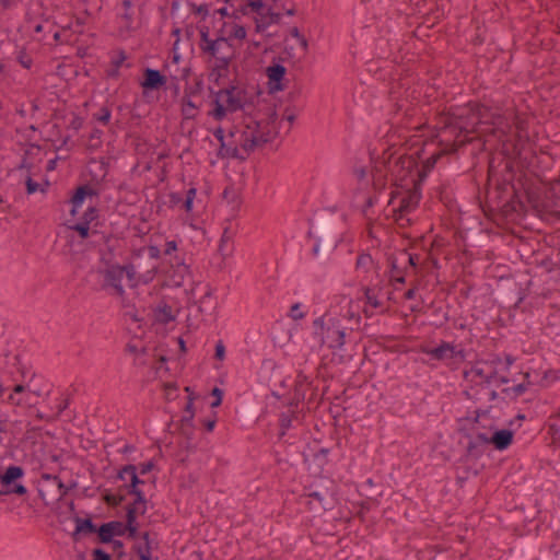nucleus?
<instances>
[{
    "label": "nucleus",
    "mask_w": 560,
    "mask_h": 560,
    "mask_svg": "<svg viewBox=\"0 0 560 560\" xmlns=\"http://www.w3.org/2000/svg\"><path fill=\"white\" fill-rule=\"evenodd\" d=\"M515 167L514 162L508 159H502L498 165L493 162L489 164L488 170V184H500L503 186H516L515 183Z\"/></svg>",
    "instance_id": "obj_10"
},
{
    "label": "nucleus",
    "mask_w": 560,
    "mask_h": 560,
    "mask_svg": "<svg viewBox=\"0 0 560 560\" xmlns=\"http://www.w3.org/2000/svg\"><path fill=\"white\" fill-rule=\"evenodd\" d=\"M102 136H103V131L98 128H94L89 136L90 147L98 148L102 143V141H101Z\"/></svg>",
    "instance_id": "obj_51"
},
{
    "label": "nucleus",
    "mask_w": 560,
    "mask_h": 560,
    "mask_svg": "<svg viewBox=\"0 0 560 560\" xmlns=\"http://www.w3.org/2000/svg\"><path fill=\"white\" fill-rule=\"evenodd\" d=\"M156 318L162 324H168L175 320V316L173 315L172 306L167 303H162L158 306Z\"/></svg>",
    "instance_id": "obj_29"
},
{
    "label": "nucleus",
    "mask_w": 560,
    "mask_h": 560,
    "mask_svg": "<svg viewBox=\"0 0 560 560\" xmlns=\"http://www.w3.org/2000/svg\"><path fill=\"white\" fill-rule=\"evenodd\" d=\"M250 139L255 140L257 142V147H261L272 140V137H270V131L268 130L267 133H250Z\"/></svg>",
    "instance_id": "obj_52"
},
{
    "label": "nucleus",
    "mask_w": 560,
    "mask_h": 560,
    "mask_svg": "<svg viewBox=\"0 0 560 560\" xmlns=\"http://www.w3.org/2000/svg\"><path fill=\"white\" fill-rule=\"evenodd\" d=\"M492 185L494 187L487 190V201L493 210L500 211L505 217L525 212L526 206L522 199L523 192L517 186Z\"/></svg>",
    "instance_id": "obj_3"
},
{
    "label": "nucleus",
    "mask_w": 560,
    "mask_h": 560,
    "mask_svg": "<svg viewBox=\"0 0 560 560\" xmlns=\"http://www.w3.org/2000/svg\"><path fill=\"white\" fill-rule=\"evenodd\" d=\"M125 527V535L127 534V537L129 539H137L141 538V533H139V526L138 525H131V526H124Z\"/></svg>",
    "instance_id": "obj_59"
},
{
    "label": "nucleus",
    "mask_w": 560,
    "mask_h": 560,
    "mask_svg": "<svg viewBox=\"0 0 560 560\" xmlns=\"http://www.w3.org/2000/svg\"><path fill=\"white\" fill-rule=\"evenodd\" d=\"M223 394L224 393L221 388H219L217 386L212 388L211 396L214 397V400L211 402L212 408H217L222 404Z\"/></svg>",
    "instance_id": "obj_55"
},
{
    "label": "nucleus",
    "mask_w": 560,
    "mask_h": 560,
    "mask_svg": "<svg viewBox=\"0 0 560 560\" xmlns=\"http://www.w3.org/2000/svg\"><path fill=\"white\" fill-rule=\"evenodd\" d=\"M475 115L474 102L464 106L451 107L440 119L441 136L445 141L453 140L454 144L462 147L472 141L478 135V125Z\"/></svg>",
    "instance_id": "obj_1"
},
{
    "label": "nucleus",
    "mask_w": 560,
    "mask_h": 560,
    "mask_svg": "<svg viewBox=\"0 0 560 560\" xmlns=\"http://www.w3.org/2000/svg\"><path fill=\"white\" fill-rule=\"evenodd\" d=\"M109 527L113 530L114 536H124L125 535V523L120 521H110L107 522Z\"/></svg>",
    "instance_id": "obj_54"
},
{
    "label": "nucleus",
    "mask_w": 560,
    "mask_h": 560,
    "mask_svg": "<svg viewBox=\"0 0 560 560\" xmlns=\"http://www.w3.org/2000/svg\"><path fill=\"white\" fill-rule=\"evenodd\" d=\"M167 78L156 69L145 68L143 71V80L140 82L143 92L155 91L164 86Z\"/></svg>",
    "instance_id": "obj_16"
},
{
    "label": "nucleus",
    "mask_w": 560,
    "mask_h": 560,
    "mask_svg": "<svg viewBox=\"0 0 560 560\" xmlns=\"http://www.w3.org/2000/svg\"><path fill=\"white\" fill-rule=\"evenodd\" d=\"M71 229L75 231L82 240L90 236V225L86 224V222H78L72 225Z\"/></svg>",
    "instance_id": "obj_48"
},
{
    "label": "nucleus",
    "mask_w": 560,
    "mask_h": 560,
    "mask_svg": "<svg viewBox=\"0 0 560 560\" xmlns=\"http://www.w3.org/2000/svg\"><path fill=\"white\" fill-rule=\"evenodd\" d=\"M388 170L396 186L406 187L408 183L406 180L408 177L415 178L412 176L413 172L417 173L418 162L412 155L402 154L397 159L393 160L390 155L388 161L384 164Z\"/></svg>",
    "instance_id": "obj_8"
},
{
    "label": "nucleus",
    "mask_w": 560,
    "mask_h": 560,
    "mask_svg": "<svg viewBox=\"0 0 560 560\" xmlns=\"http://www.w3.org/2000/svg\"><path fill=\"white\" fill-rule=\"evenodd\" d=\"M364 295H365V299H366V302L373 306V307H380L382 306V302L377 299L375 292L373 289H370V288H365L364 289Z\"/></svg>",
    "instance_id": "obj_49"
},
{
    "label": "nucleus",
    "mask_w": 560,
    "mask_h": 560,
    "mask_svg": "<svg viewBox=\"0 0 560 560\" xmlns=\"http://www.w3.org/2000/svg\"><path fill=\"white\" fill-rule=\"evenodd\" d=\"M199 47L202 54L215 59L210 78L214 77V81L218 82L223 72L228 71L231 61L235 57L230 38L218 37L211 39L209 37V28L205 26L200 30Z\"/></svg>",
    "instance_id": "obj_2"
},
{
    "label": "nucleus",
    "mask_w": 560,
    "mask_h": 560,
    "mask_svg": "<svg viewBox=\"0 0 560 560\" xmlns=\"http://www.w3.org/2000/svg\"><path fill=\"white\" fill-rule=\"evenodd\" d=\"M127 59L125 50L120 49L115 58L112 59V66L119 69L122 62Z\"/></svg>",
    "instance_id": "obj_63"
},
{
    "label": "nucleus",
    "mask_w": 560,
    "mask_h": 560,
    "mask_svg": "<svg viewBox=\"0 0 560 560\" xmlns=\"http://www.w3.org/2000/svg\"><path fill=\"white\" fill-rule=\"evenodd\" d=\"M243 142L241 144L242 149L245 151L246 158L250 152H253L257 148V142L255 140L250 139V136L244 131L243 132Z\"/></svg>",
    "instance_id": "obj_44"
},
{
    "label": "nucleus",
    "mask_w": 560,
    "mask_h": 560,
    "mask_svg": "<svg viewBox=\"0 0 560 560\" xmlns=\"http://www.w3.org/2000/svg\"><path fill=\"white\" fill-rule=\"evenodd\" d=\"M547 434L550 439V445L558 448L560 447V427L556 422L548 421Z\"/></svg>",
    "instance_id": "obj_31"
},
{
    "label": "nucleus",
    "mask_w": 560,
    "mask_h": 560,
    "mask_svg": "<svg viewBox=\"0 0 560 560\" xmlns=\"http://www.w3.org/2000/svg\"><path fill=\"white\" fill-rule=\"evenodd\" d=\"M230 38L245 39L246 38L245 27L243 25L235 24L233 26V32L231 33Z\"/></svg>",
    "instance_id": "obj_58"
},
{
    "label": "nucleus",
    "mask_w": 560,
    "mask_h": 560,
    "mask_svg": "<svg viewBox=\"0 0 560 560\" xmlns=\"http://www.w3.org/2000/svg\"><path fill=\"white\" fill-rule=\"evenodd\" d=\"M287 73V69L281 63H273L266 69V74L268 77V86L269 92L275 93L284 90V85L282 84V80L284 79Z\"/></svg>",
    "instance_id": "obj_15"
},
{
    "label": "nucleus",
    "mask_w": 560,
    "mask_h": 560,
    "mask_svg": "<svg viewBox=\"0 0 560 560\" xmlns=\"http://www.w3.org/2000/svg\"><path fill=\"white\" fill-rule=\"evenodd\" d=\"M436 351L438 361L452 359L453 345L447 341H441V343L436 347Z\"/></svg>",
    "instance_id": "obj_37"
},
{
    "label": "nucleus",
    "mask_w": 560,
    "mask_h": 560,
    "mask_svg": "<svg viewBox=\"0 0 560 560\" xmlns=\"http://www.w3.org/2000/svg\"><path fill=\"white\" fill-rule=\"evenodd\" d=\"M98 196V191L92 188L89 184L78 186L70 199L72 209L71 215H75L77 209L84 202L86 197Z\"/></svg>",
    "instance_id": "obj_17"
},
{
    "label": "nucleus",
    "mask_w": 560,
    "mask_h": 560,
    "mask_svg": "<svg viewBox=\"0 0 560 560\" xmlns=\"http://www.w3.org/2000/svg\"><path fill=\"white\" fill-rule=\"evenodd\" d=\"M138 508H135V504H128L126 506V523L125 526L138 525L137 514Z\"/></svg>",
    "instance_id": "obj_42"
},
{
    "label": "nucleus",
    "mask_w": 560,
    "mask_h": 560,
    "mask_svg": "<svg viewBox=\"0 0 560 560\" xmlns=\"http://www.w3.org/2000/svg\"><path fill=\"white\" fill-rule=\"evenodd\" d=\"M55 486H56V488H57V490H58V494H57L56 499H57V500H61V499H63V498L67 495V493L69 492V490H70L71 488H74V487L77 486V483H75V482H73L70 487H68V486H66V485L62 482V480L59 478V479L57 480V482L55 483Z\"/></svg>",
    "instance_id": "obj_50"
},
{
    "label": "nucleus",
    "mask_w": 560,
    "mask_h": 560,
    "mask_svg": "<svg viewBox=\"0 0 560 560\" xmlns=\"http://www.w3.org/2000/svg\"><path fill=\"white\" fill-rule=\"evenodd\" d=\"M25 186L27 195H33L39 189V184L33 180L31 176H27L25 180Z\"/></svg>",
    "instance_id": "obj_62"
},
{
    "label": "nucleus",
    "mask_w": 560,
    "mask_h": 560,
    "mask_svg": "<svg viewBox=\"0 0 560 560\" xmlns=\"http://www.w3.org/2000/svg\"><path fill=\"white\" fill-rule=\"evenodd\" d=\"M100 275L103 277L102 289L110 290L113 294L124 298L125 289L122 287V269H120V265L110 264L107 265L105 269L98 270Z\"/></svg>",
    "instance_id": "obj_12"
},
{
    "label": "nucleus",
    "mask_w": 560,
    "mask_h": 560,
    "mask_svg": "<svg viewBox=\"0 0 560 560\" xmlns=\"http://www.w3.org/2000/svg\"><path fill=\"white\" fill-rule=\"evenodd\" d=\"M194 400H195V396H188V401L184 409L185 415L180 419V422H183L184 425L191 427V422H194V417H195Z\"/></svg>",
    "instance_id": "obj_32"
},
{
    "label": "nucleus",
    "mask_w": 560,
    "mask_h": 560,
    "mask_svg": "<svg viewBox=\"0 0 560 560\" xmlns=\"http://www.w3.org/2000/svg\"><path fill=\"white\" fill-rule=\"evenodd\" d=\"M388 264L390 267L392 280L397 283H405V272L407 267L399 260L398 253L392 254L388 257Z\"/></svg>",
    "instance_id": "obj_21"
},
{
    "label": "nucleus",
    "mask_w": 560,
    "mask_h": 560,
    "mask_svg": "<svg viewBox=\"0 0 560 560\" xmlns=\"http://www.w3.org/2000/svg\"><path fill=\"white\" fill-rule=\"evenodd\" d=\"M514 439V432L509 429L495 430L491 433V445L498 451L506 450Z\"/></svg>",
    "instance_id": "obj_19"
},
{
    "label": "nucleus",
    "mask_w": 560,
    "mask_h": 560,
    "mask_svg": "<svg viewBox=\"0 0 560 560\" xmlns=\"http://www.w3.org/2000/svg\"><path fill=\"white\" fill-rule=\"evenodd\" d=\"M124 12L121 13V19L125 22V26L127 30H130L132 23H133V14L131 11L132 8V1L131 0H124L122 3Z\"/></svg>",
    "instance_id": "obj_35"
},
{
    "label": "nucleus",
    "mask_w": 560,
    "mask_h": 560,
    "mask_svg": "<svg viewBox=\"0 0 560 560\" xmlns=\"http://www.w3.org/2000/svg\"><path fill=\"white\" fill-rule=\"evenodd\" d=\"M260 15H261L260 19H257V18L255 19V25H256L255 31L257 33L264 32L271 24V22L266 20L267 16L265 14L260 13Z\"/></svg>",
    "instance_id": "obj_57"
},
{
    "label": "nucleus",
    "mask_w": 560,
    "mask_h": 560,
    "mask_svg": "<svg viewBox=\"0 0 560 560\" xmlns=\"http://www.w3.org/2000/svg\"><path fill=\"white\" fill-rule=\"evenodd\" d=\"M141 539L143 540V544H135L132 546V551L135 553L153 552L159 548V541L151 538L150 532L141 533Z\"/></svg>",
    "instance_id": "obj_25"
},
{
    "label": "nucleus",
    "mask_w": 560,
    "mask_h": 560,
    "mask_svg": "<svg viewBox=\"0 0 560 560\" xmlns=\"http://www.w3.org/2000/svg\"><path fill=\"white\" fill-rule=\"evenodd\" d=\"M498 370L490 369L489 364L477 361L469 371H464V378L477 386H488L497 378Z\"/></svg>",
    "instance_id": "obj_13"
},
{
    "label": "nucleus",
    "mask_w": 560,
    "mask_h": 560,
    "mask_svg": "<svg viewBox=\"0 0 560 560\" xmlns=\"http://www.w3.org/2000/svg\"><path fill=\"white\" fill-rule=\"evenodd\" d=\"M373 258L370 254L362 253L357 258L355 268L358 270H364L366 272L373 266Z\"/></svg>",
    "instance_id": "obj_38"
},
{
    "label": "nucleus",
    "mask_w": 560,
    "mask_h": 560,
    "mask_svg": "<svg viewBox=\"0 0 560 560\" xmlns=\"http://www.w3.org/2000/svg\"><path fill=\"white\" fill-rule=\"evenodd\" d=\"M122 269V277L126 276L129 282L130 288H136L138 285V281L136 280V267L133 264H127L125 266H120Z\"/></svg>",
    "instance_id": "obj_40"
},
{
    "label": "nucleus",
    "mask_w": 560,
    "mask_h": 560,
    "mask_svg": "<svg viewBox=\"0 0 560 560\" xmlns=\"http://www.w3.org/2000/svg\"><path fill=\"white\" fill-rule=\"evenodd\" d=\"M124 547L125 545L121 540H116L112 546L113 551L116 552L117 560H125L127 553L125 552Z\"/></svg>",
    "instance_id": "obj_56"
},
{
    "label": "nucleus",
    "mask_w": 560,
    "mask_h": 560,
    "mask_svg": "<svg viewBox=\"0 0 560 560\" xmlns=\"http://www.w3.org/2000/svg\"><path fill=\"white\" fill-rule=\"evenodd\" d=\"M442 156H443V153L439 152V153H434L430 158H428L424 161L422 168L417 170V178H415V180L422 184V182L425 179L428 173L431 172V170L435 166L438 160Z\"/></svg>",
    "instance_id": "obj_27"
},
{
    "label": "nucleus",
    "mask_w": 560,
    "mask_h": 560,
    "mask_svg": "<svg viewBox=\"0 0 560 560\" xmlns=\"http://www.w3.org/2000/svg\"><path fill=\"white\" fill-rule=\"evenodd\" d=\"M487 413H488V410L478 409L475 411V417L472 418V423H474L472 430L476 432L471 433V434L475 440L489 446V445H491V433L477 431L478 425H479V418L481 416H486Z\"/></svg>",
    "instance_id": "obj_26"
},
{
    "label": "nucleus",
    "mask_w": 560,
    "mask_h": 560,
    "mask_svg": "<svg viewBox=\"0 0 560 560\" xmlns=\"http://www.w3.org/2000/svg\"><path fill=\"white\" fill-rule=\"evenodd\" d=\"M125 499L126 497L124 494H113L108 490H106L103 494V501L112 508L119 506L125 501Z\"/></svg>",
    "instance_id": "obj_39"
},
{
    "label": "nucleus",
    "mask_w": 560,
    "mask_h": 560,
    "mask_svg": "<svg viewBox=\"0 0 560 560\" xmlns=\"http://www.w3.org/2000/svg\"><path fill=\"white\" fill-rule=\"evenodd\" d=\"M144 483V480L140 479L139 476H138V472L130 477V483L129 485H124L121 487H119V491L126 489L128 491V493H136V490H139V486L140 485H143Z\"/></svg>",
    "instance_id": "obj_43"
},
{
    "label": "nucleus",
    "mask_w": 560,
    "mask_h": 560,
    "mask_svg": "<svg viewBox=\"0 0 560 560\" xmlns=\"http://www.w3.org/2000/svg\"><path fill=\"white\" fill-rule=\"evenodd\" d=\"M31 395H32V393H27V394H25V396L23 398H18V399H15L14 395H10L9 400L16 406L31 405L32 404Z\"/></svg>",
    "instance_id": "obj_60"
},
{
    "label": "nucleus",
    "mask_w": 560,
    "mask_h": 560,
    "mask_svg": "<svg viewBox=\"0 0 560 560\" xmlns=\"http://www.w3.org/2000/svg\"><path fill=\"white\" fill-rule=\"evenodd\" d=\"M135 495V500L131 504H135V508H137V505L141 504L142 505V509L140 511V514H144L145 511H147V498L144 495V492L139 489V490H136V493H132Z\"/></svg>",
    "instance_id": "obj_47"
},
{
    "label": "nucleus",
    "mask_w": 560,
    "mask_h": 560,
    "mask_svg": "<svg viewBox=\"0 0 560 560\" xmlns=\"http://www.w3.org/2000/svg\"><path fill=\"white\" fill-rule=\"evenodd\" d=\"M96 534L98 542L101 544H110L112 546L117 539H114V534L108 523H103L101 526H97Z\"/></svg>",
    "instance_id": "obj_28"
},
{
    "label": "nucleus",
    "mask_w": 560,
    "mask_h": 560,
    "mask_svg": "<svg viewBox=\"0 0 560 560\" xmlns=\"http://www.w3.org/2000/svg\"><path fill=\"white\" fill-rule=\"evenodd\" d=\"M329 448L320 447L317 451L308 448V452L303 453L304 462L308 465V469L315 474H320L323 468L328 463Z\"/></svg>",
    "instance_id": "obj_14"
},
{
    "label": "nucleus",
    "mask_w": 560,
    "mask_h": 560,
    "mask_svg": "<svg viewBox=\"0 0 560 560\" xmlns=\"http://www.w3.org/2000/svg\"><path fill=\"white\" fill-rule=\"evenodd\" d=\"M526 389H527V385L525 383H521V384H517L512 387L503 388L502 393L505 394L506 396L516 398V397L523 395L526 392Z\"/></svg>",
    "instance_id": "obj_41"
},
{
    "label": "nucleus",
    "mask_w": 560,
    "mask_h": 560,
    "mask_svg": "<svg viewBox=\"0 0 560 560\" xmlns=\"http://www.w3.org/2000/svg\"><path fill=\"white\" fill-rule=\"evenodd\" d=\"M399 255V260H402V264L406 265V267H411L415 270L418 268V261H419V255L417 254H410L407 252V249H401L397 252Z\"/></svg>",
    "instance_id": "obj_33"
},
{
    "label": "nucleus",
    "mask_w": 560,
    "mask_h": 560,
    "mask_svg": "<svg viewBox=\"0 0 560 560\" xmlns=\"http://www.w3.org/2000/svg\"><path fill=\"white\" fill-rule=\"evenodd\" d=\"M214 108L209 113L210 116H212L215 120L221 121L225 116L228 108L221 103V100L219 96H215L213 100Z\"/></svg>",
    "instance_id": "obj_34"
},
{
    "label": "nucleus",
    "mask_w": 560,
    "mask_h": 560,
    "mask_svg": "<svg viewBox=\"0 0 560 560\" xmlns=\"http://www.w3.org/2000/svg\"><path fill=\"white\" fill-rule=\"evenodd\" d=\"M110 109L107 106H102L100 110L93 115V117L97 121L107 125L110 120Z\"/></svg>",
    "instance_id": "obj_46"
},
{
    "label": "nucleus",
    "mask_w": 560,
    "mask_h": 560,
    "mask_svg": "<svg viewBox=\"0 0 560 560\" xmlns=\"http://www.w3.org/2000/svg\"><path fill=\"white\" fill-rule=\"evenodd\" d=\"M307 237L313 241L311 253L315 258L326 257L337 248L340 241L339 235L332 233V221L329 218L320 219L317 229L307 232Z\"/></svg>",
    "instance_id": "obj_5"
},
{
    "label": "nucleus",
    "mask_w": 560,
    "mask_h": 560,
    "mask_svg": "<svg viewBox=\"0 0 560 560\" xmlns=\"http://www.w3.org/2000/svg\"><path fill=\"white\" fill-rule=\"evenodd\" d=\"M411 188H408L406 194L401 197L399 206L394 210V218L396 222L405 219V214L413 211L421 199V183L411 178Z\"/></svg>",
    "instance_id": "obj_11"
},
{
    "label": "nucleus",
    "mask_w": 560,
    "mask_h": 560,
    "mask_svg": "<svg viewBox=\"0 0 560 560\" xmlns=\"http://www.w3.org/2000/svg\"><path fill=\"white\" fill-rule=\"evenodd\" d=\"M73 521L75 523V529L72 533L73 541H79L82 534H96V530H98L97 526L92 522L91 517L82 518L77 515L73 517Z\"/></svg>",
    "instance_id": "obj_18"
},
{
    "label": "nucleus",
    "mask_w": 560,
    "mask_h": 560,
    "mask_svg": "<svg viewBox=\"0 0 560 560\" xmlns=\"http://www.w3.org/2000/svg\"><path fill=\"white\" fill-rule=\"evenodd\" d=\"M220 159H236L241 161L246 160V155L240 154L238 148L232 142L222 141L217 152Z\"/></svg>",
    "instance_id": "obj_23"
},
{
    "label": "nucleus",
    "mask_w": 560,
    "mask_h": 560,
    "mask_svg": "<svg viewBox=\"0 0 560 560\" xmlns=\"http://www.w3.org/2000/svg\"><path fill=\"white\" fill-rule=\"evenodd\" d=\"M293 418H294V412H292V411L282 412L280 415V419H279V425H280L279 436L280 438L285 435L287 431L291 428Z\"/></svg>",
    "instance_id": "obj_36"
},
{
    "label": "nucleus",
    "mask_w": 560,
    "mask_h": 560,
    "mask_svg": "<svg viewBox=\"0 0 560 560\" xmlns=\"http://www.w3.org/2000/svg\"><path fill=\"white\" fill-rule=\"evenodd\" d=\"M92 557H93V560H112L110 555L107 553L102 548H95L92 551Z\"/></svg>",
    "instance_id": "obj_64"
},
{
    "label": "nucleus",
    "mask_w": 560,
    "mask_h": 560,
    "mask_svg": "<svg viewBox=\"0 0 560 560\" xmlns=\"http://www.w3.org/2000/svg\"><path fill=\"white\" fill-rule=\"evenodd\" d=\"M300 307H301L300 303H295L291 306L289 316L292 319L298 320V319L304 318L305 314L300 311Z\"/></svg>",
    "instance_id": "obj_61"
},
{
    "label": "nucleus",
    "mask_w": 560,
    "mask_h": 560,
    "mask_svg": "<svg viewBox=\"0 0 560 560\" xmlns=\"http://www.w3.org/2000/svg\"><path fill=\"white\" fill-rule=\"evenodd\" d=\"M236 88L231 85L230 88L222 89L215 93L217 96L221 98V96H226V108L229 112L234 113L241 110L243 108L242 100L238 95H235Z\"/></svg>",
    "instance_id": "obj_22"
},
{
    "label": "nucleus",
    "mask_w": 560,
    "mask_h": 560,
    "mask_svg": "<svg viewBox=\"0 0 560 560\" xmlns=\"http://www.w3.org/2000/svg\"><path fill=\"white\" fill-rule=\"evenodd\" d=\"M24 476V469L21 466L11 465L4 472L0 471V495L18 494L24 495L27 489L16 481Z\"/></svg>",
    "instance_id": "obj_9"
},
{
    "label": "nucleus",
    "mask_w": 560,
    "mask_h": 560,
    "mask_svg": "<svg viewBox=\"0 0 560 560\" xmlns=\"http://www.w3.org/2000/svg\"><path fill=\"white\" fill-rule=\"evenodd\" d=\"M16 60L25 69H30L33 65L32 57L26 52L24 48L18 51Z\"/></svg>",
    "instance_id": "obj_45"
},
{
    "label": "nucleus",
    "mask_w": 560,
    "mask_h": 560,
    "mask_svg": "<svg viewBox=\"0 0 560 560\" xmlns=\"http://www.w3.org/2000/svg\"><path fill=\"white\" fill-rule=\"evenodd\" d=\"M460 431L468 439V443L465 448V456L475 459L481 457L485 454L486 450L488 448V445L475 440L471 433L466 432L464 430Z\"/></svg>",
    "instance_id": "obj_20"
},
{
    "label": "nucleus",
    "mask_w": 560,
    "mask_h": 560,
    "mask_svg": "<svg viewBox=\"0 0 560 560\" xmlns=\"http://www.w3.org/2000/svg\"><path fill=\"white\" fill-rule=\"evenodd\" d=\"M264 7L265 4L262 0H247L245 4L241 5L231 14V18L238 20L242 15H247L249 11H254L260 14V11L264 9Z\"/></svg>",
    "instance_id": "obj_24"
},
{
    "label": "nucleus",
    "mask_w": 560,
    "mask_h": 560,
    "mask_svg": "<svg viewBox=\"0 0 560 560\" xmlns=\"http://www.w3.org/2000/svg\"><path fill=\"white\" fill-rule=\"evenodd\" d=\"M305 495L316 500L319 506L327 511L332 510L336 504L337 486L327 477H319L316 481L305 488Z\"/></svg>",
    "instance_id": "obj_7"
},
{
    "label": "nucleus",
    "mask_w": 560,
    "mask_h": 560,
    "mask_svg": "<svg viewBox=\"0 0 560 560\" xmlns=\"http://www.w3.org/2000/svg\"><path fill=\"white\" fill-rule=\"evenodd\" d=\"M98 217V210L96 207H89L88 210L83 213L82 222H86L90 225L94 220Z\"/></svg>",
    "instance_id": "obj_53"
},
{
    "label": "nucleus",
    "mask_w": 560,
    "mask_h": 560,
    "mask_svg": "<svg viewBox=\"0 0 560 560\" xmlns=\"http://www.w3.org/2000/svg\"><path fill=\"white\" fill-rule=\"evenodd\" d=\"M474 108L476 118H478V135L491 133L500 138L510 129L506 118L498 112H493L488 106L475 102Z\"/></svg>",
    "instance_id": "obj_6"
},
{
    "label": "nucleus",
    "mask_w": 560,
    "mask_h": 560,
    "mask_svg": "<svg viewBox=\"0 0 560 560\" xmlns=\"http://www.w3.org/2000/svg\"><path fill=\"white\" fill-rule=\"evenodd\" d=\"M314 336L318 343L330 350H341L346 342V330L340 318L325 314L313 322Z\"/></svg>",
    "instance_id": "obj_4"
},
{
    "label": "nucleus",
    "mask_w": 560,
    "mask_h": 560,
    "mask_svg": "<svg viewBox=\"0 0 560 560\" xmlns=\"http://www.w3.org/2000/svg\"><path fill=\"white\" fill-rule=\"evenodd\" d=\"M198 109V106L190 100V97H186L184 95L183 97V107H182V114L185 119H195L196 118V110Z\"/></svg>",
    "instance_id": "obj_30"
}]
</instances>
